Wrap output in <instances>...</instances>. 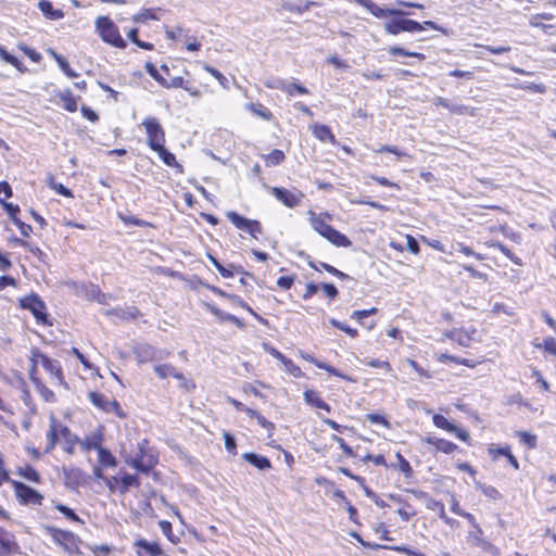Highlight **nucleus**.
<instances>
[{
    "instance_id": "6e6d98bb",
    "label": "nucleus",
    "mask_w": 556,
    "mask_h": 556,
    "mask_svg": "<svg viewBox=\"0 0 556 556\" xmlns=\"http://www.w3.org/2000/svg\"><path fill=\"white\" fill-rule=\"evenodd\" d=\"M451 113L458 115L476 116L477 109L464 104H453V106L451 108Z\"/></svg>"
},
{
    "instance_id": "864d4df0",
    "label": "nucleus",
    "mask_w": 556,
    "mask_h": 556,
    "mask_svg": "<svg viewBox=\"0 0 556 556\" xmlns=\"http://www.w3.org/2000/svg\"><path fill=\"white\" fill-rule=\"evenodd\" d=\"M211 312L218 318L220 323L228 320L233 323L237 327L243 328L244 324L236 316L233 315H223L219 309L211 307Z\"/></svg>"
},
{
    "instance_id": "2f4dec72",
    "label": "nucleus",
    "mask_w": 556,
    "mask_h": 556,
    "mask_svg": "<svg viewBox=\"0 0 556 556\" xmlns=\"http://www.w3.org/2000/svg\"><path fill=\"white\" fill-rule=\"evenodd\" d=\"M388 53L391 56H408V58H415V59H417L419 61H425L426 60V55L424 53L415 52V51H408L405 48L399 47V46H391V47H389Z\"/></svg>"
},
{
    "instance_id": "0e129e2a",
    "label": "nucleus",
    "mask_w": 556,
    "mask_h": 556,
    "mask_svg": "<svg viewBox=\"0 0 556 556\" xmlns=\"http://www.w3.org/2000/svg\"><path fill=\"white\" fill-rule=\"evenodd\" d=\"M134 22L137 23H146L148 20H156L154 12L150 9H144L140 11L132 17Z\"/></svg>"
},
{
    "instance_id": "f8f14e48",
    "label": "nucleus",
    "mask_w": 556,
    "mask_h": 556,
    "mask_svg": "<svg viewBox=\"0 0 556 556\" xmlns=\"http://www.w3.org/2000/svg\"><path fill=\"white\" fill-rule=\"evenodd\" d=\"M11 483L21 504L41 505L43 496L39 492L18 481L13 480Z\"/></svg>"
},
{
    "instance_id": "4c0bfd02",
    "label": "nucleus",
    "mask_w": 556,
    "mask_h": 556,
    "mask_svg": "<svg viewBox=\"0 0 556 556\" xmlns=\"http://www.w3.org/2000/svg\"><path fill=\"white\" fill-rule=\"evenodd\" d=\"M98 462L101 467L114 468L117 465L115 456L104 447L98 451Z\"/></svg>"
},
{
    "instance_id": "a19ab883",
    "label": "nucleus",
    "mask_w": 556,
    "mask_h": 556,
    "mask_svg": "<svg viewBox=\"0 0 556 556\" xmlns=\"http://www.w3.org/2000/svg\"><path fill=\"white\" fill-rule=\"evenodd\" d=\"M60 101L62 106L68 112L77 111V101L70 90L61 91L59 93Z\"/></svg>"
},
{
    "instance_id": "8fccbe9b",
    "label": "nucleus",
    "mask_w": 556,
    "mask_h": 556,
    "mask_svg": "<svg viewBox=\"0 0 556 556\" xmlns=\"http://www.w3.org/2000/svg\"><path fill=\"white\" fill-rule=\"evenodd\" d=\"M332 441L339 445L345 457H356V453L353 447H351L342 437L333 434Z\"/></svg>"
},
{
    "instance_id": "393cba45",
    "label": "nucleus",
    "mask_w": 556,
    "mask_h": 556,
    "mask_svg": "<svg viewBox=\"0 0 556 556\" xmlns=\"http://www.w3.org/2000/svg\"><path fill=\"white\" fill-rule=\"evenodd\" d=\"M154 371L156 372V375L161 379H165V378H168V377H174V378H176V379H178L180 381V386L187 387L184 376L179 371H177L176 368H174L170 365H167V364H165V365H156L154 367Z\"/></svg>"
},
{
    "instance_id": "ddd939ff",
    "label": "nucleus",
    "mask_w": 556,
    "mask_h": 556,
    "mask_svg": "<svg viewBox=\"0 0 556 556\" xmlns=\"http://www.w3.org/2000/svg\"><path fill=\"white\" fill-rule=\"evenodd\" d=\"M265 86L269 89H279L288 97L309 94V90L302 85L299 80L286 83L285 80H268Z\"/></svg>"
},
{
    "instance_id": "412c9836",
    "label": "nucleus",
    "mask_w": 556,
    "mask_h": 556,
    "mask_svg": "<svg viewBox=\"0 0 556 556\" xmlns=\"http://www.w3.org/2000/svg\"><path fill=\"white\" fill-rule=\"evenodd\" d=\"M136 359L139 364H144L148 362H154L160 359L157 356V351L148 344H141L135 349Z\"/></svg>"
},
{
    "instance_id": "774afa93",
    "label": "nucleus",
    "mask_w": 556,
    "mask_h": 556,
    "mask_svg": "<svg viewBox=\"0 0 556 556\" xmlns=\"http://www.w3.org/2000/svg\"><path fill=\"white\" fill-rule=\"evenodd\" d=\"M89 397L91 400V402L101 407L102 409L104 410H109V407L106 406V401H110L109 399H106L104 395L100 394V393H94V392H91L89 394Z\"/></svg>"
},
{
    "instance_id": "58836bf2",
    "label": "nucleus",
    "mask_w": 556,
    "mask_h": 556,
    "mask_svg": "<svg viewBox=\"0 0 556 556\" xmlns=\"http://www.w3.org/2000/svg\"><path fill=\"white\" fill-rule=\"evenodd\" d=\"M397 465H391L393 468H397L405 478L410 479L414 476L413 467L409 462L400 453H396Z\"/></svg>"
},
{
    "instance_id": "603ef678",
    "label": "nucleus",
    "mask_w": 556,
    "mask_h": 556,
    "mask_svg": "<svg viewBox=\"0 0 556 556\" xmlns=\"http://www.w3.org/2000/svg\"><path fill=\"white\" fill-rule=\"evenodd\" d=\"M479 489H480L481 493L490 500L498 501L502 498L501 492L493 485L482 484V485H480Z\"/></svg>"
},
{
    "instance_id": "a211bd4d",
    "label": "nucleus",
    "mask_w": 556,
    "mask_h": 556,
    "mask_svg": "<svg viewBox=\"0 0 556 556\" xmlns=\"http://www.w3.org/2000/svg\"><path fill=\"white\" fill-rule=\"evenodd\" d=\"M300 357L303 358L304 361L308 362V363H312L314 364L317 368L319 369H324L326 370L329 375H332V376H336V377H339L345 381H349V382H355V379L348 376V375H344L342 374L341 371H339L336 367L325 363V362H321L319 359H317L316 357H314L313 355L308 354V353H304V352H300Z\"/></svg>"
},
{
    "instance_id": "f704fd0d",
    "label": "nucleus",
    "mask_w": 556,
    "mask_h": 556,
    "mask_svg": "<svg viewBox=\"0 0 556 556\" xmlns=\"http://www.w3.org/2000/svg\"><path fill=\"white\" fill-rule=\"evenodd\" d=\"M533 346L541 350L546 355H552L556 358V339L554 337L544 338L541 343H533Z\"/></svg>"
},
{
    "instance_id": "c85d7f7f",
    "label": "nucleus",
    "mask_w": 556,
    "mask_h": 556,
    "mask_svg": "<svg viewBox=\"0 0 556 556\" xmlns=\"http://www.w3.org/2000/svg\"><path fill=\"white\" fill-rule=\"evenodd\" d=\"M105 315L115 316L119 319H135L139 315V311L135 306L128 307H116L111 311H106Z\"/></svg>"
},
{
    "instance_id": "c03bdc74",
    "label": "nucleus",
    "mask_w": 556,
    "mask_h": 556,
    "mask_svg": "<svg viewBox=\"0 0 556 556\" xmlns=\"http://www.w3.org/2000/svg\"><path fill=\"white\" fill-rule=\"evenodd\" d=\"M18 475L25 478L28 481L38 483L40 481L39 473L29 465H25L20 467L17 470Z\"/></svg>"
},
{
    "instance_id": "7c9ffc66",
    "label": "nucleus",
    "mask_w": 556,
    "mask_h": 556,
    "mask_svg": "<svg viewBox=\"0 0 556 556\" xmlns=\"http://www.w3.org/2000/svg\"><path fill=\"white\" fill-rule=\"evenodd\" d=\"M62 431L63 450L67 454H73L75 452V445L79 443V439L77 438V435L72 433L66 426Z\"/></svg>"
},
{
    "instance_id": "79ce46f5",
    "label": "nucleus",
    "mask_w": 556,
    "mask_h": 556,
    "mask_svg": "<svg viewBox=\"0 0 556 556\" xmlns=\"http://www.w3.org/2000/svg\"><path fill=\"white\" fill-rule=\"evenodd\" d=\"M400 507L397 508V514L403 521H409L413 517L417 515L416 509L412 504L406 501H400Z\"/></svg>"
},
{
    "instance_id": "423d86ee",
    "label": "nucleus",
    "mask_w": 556,
    "mask_h": 556,
    "mask_svg": "<svg viewBox=\"0 0 556 556\" xmlns=\"http://www.w3.org/2000/svg\"><path fill=\"white\" fill-rule=\"evenodd\" d=\"M226 217L237 229L249 233L255 240L263 235V225L257 219L244 217L235 211L227 212Z\"/></svg>"
},
{
    "instance_id": "4468645a",
    "label": "nucleus",
    "mask_w": 556,
    "mask_h": 556,
    "mask_svg": "<svg viewBox=\"0 0 556 556\" xmlns=\"http://www.w3.org/2000/svg\"><path fill=\"white\" fill-rule=\"evenodd\" d=\"M33 367L41 366L54 379L61 381V367L58 361L49 358L38 350L31 352Z\"/></svg>"
},
{
    "instance_id": "69168bd1",
    "label": "nucleus",
    "mask_w": 556,
    "mask_h": 556,
    "mask_svg": "<svg viewBox=\"0 0 556 556\" xmlns=\"http://www.w3.org/2000/svg\"><path fill=\"white\" fill-rule=\"evenodd\" d=\"M366 365L371 367V368L383 369V370H386L388 372L392 370V366H391V364L388 361H381V359H378V358H372V359L367 361Z\"/></svg>"
},
{
    "instance_id": "bf43d9fd",
    "label": "nucleus",
    "mask_w": 556,
    "mask_h": 556,
    "mask_svg": "<svg viewBox=\"0 0 556 556\" xmlns=\"http://www.w3.org/2000/svg\"><path fill=\"white\" fill-rule=\"evenodd\" d=\"M0 59L14 67H16L18 71H22L21 62L17 58L10 54L2 46H0Z\"/></svg>"
},
{
    "instance_id": "f3484780",
    "label": "nucleus",
    "mask_w": 556,
    "mask_h": 556,
    "mask_svg": "<svg viewBox=\"0 0 556 556\" xmlns=\"http://www.w3.org/2000/svg\"><path fill=\"white\" fill-rule=\"evenodd\" d=\"M64 425L61 424L54 416L50 417L49 429L47 431V444L45 447V453H50L59 442L62 440V433L64 429Z\"/></svg>"
},
{
    "instance_id": "6e6552de",
    "label": "nucleus",
    "mask_w": 556,
    "mask_h": 556,
    "mask_svg": "<svg viewBox=\"0 0 556 556\" xmlns=\"http://www.w3.org/2000/svg\"><path fill=\"white\" fill-rule=\"evenodd\" d=\"M105 484L112 493L126 494L131 486L140 485L139 479L135 475L123 472L119 476H112L105 479Z\"/></svg>"
},
{
    "instance_id": "5fc2aeb1",
    "label": "nucleus",
    "mask_w": 556,
    "mask_h": 556,
    "mask_svg": "<svg viewBox=\"0 0 556 556\" xmlns=\"http://www.w3.org/2000/svg\"><path fill=\"white\" fill-rule=\"evenodd\" d=\"M283 366L288 370V372L293 376L294 378H303L305 377V374L301 369L300 366H298L292 359L287 358L283 363Z\"/></svg>"
},
{
    "instance_id": "338daca9",
    "label": "nucleus",
    "mask_w": 556,
    "mask_h": 556,
    "mask_svg": "<svg viewBox=\"0 0 556 556\" xmlns=\"http://www.w3.org/2000/svg\"><path fill=\"white\" fill-rule=\"evenodd\" d=\"M374 531L377 535H379V538L381 540H384V541H392V538H390V530L388 528V526L383 522H380L378 523L375 528H374Z\"/></svg>"
},
{
    "instance_id": "cd10ccee",
    "label": "nucleus",
    "mask_w": 556,
    "mask_h": 556,
    "mask_svg": "<svg viewBox=\"0 0 556 556\" xmlns=\"http://www.w3.org/2000/svg\"><path fill=\"white\" fill-rule=\"evenodd\" d=\"M242 457L249 464H251L252 466H254L261 470L269 469L271 467L270 460L265 456L250 452V453H244L242 455Z\"/></svg>"
},
{
    "instance_id": "0eeeda50",
    "label": "nucleus",
    "mask_w": 556,
    "mask_h": 556,
    "mask_svg": "<svg viewBox=\"0 0 556 556\" xmlns=\"http://www.w3.org/2000/svg\"><path fill=\"white\" fill-rule=\"evenodd\" d=\"M141 125L144 127L147 135V143L153 149H161L165 143V131L156 117H146Z\"/></svg>"
},
{
    "instance_id": "4be33fe9",
    "label": "nucleus",
    "mask_w": 556,
    "mask_h": 556,
    "mask_svg": "<svg viewBox=\"0 0 556 556\" xmlns=\"http://www.w3.org/2000/svg\"><path fill=\"white\" fill-rule=\"evenodd\" d=\"M312 134L314 135V137L316 139H318L321 142H328L331 144L337 143L336 136L328 125L318 124V123L314 124L312 126Z\"/></svg>"
},
{
    "instance_id": "39448f33",
    "label": "nucleus",
    "mask_w": 556,
    "mask_h": 556,
    "mask_svg": "<svg viewBox=\"0 0 556 556\" xmlns=\"http://www.w3.org/2000/svg\"><path fill=\"white\" fill-rule=\"evenodd\" d=\"M96 31L101 39L116 48H126V41L122 38L118 27L108 16H99L96 22Z\"/></svg>"
},
{
    "instance_id": "bb28decb",
    "label": "nucleus",
    "mask_w": 556,
    "mask_h": 556,
    "mask_svg": "<svg viewBox=\"0 0 556 556\" xmlns=\"http://www.w3.org/2000/svg\"><path fill=\"white\" fill-rule=\"evenodd\" d=\"M102 434L99 432H94L84 440H79L80 447L85 452H89L91 450H96L97 452L102 447Z\"/></svg>"
},
{
    "instance_id": "473e14b6",
    "label": "nucleus",
    "mask_w": 556,
    "mask_h": 556,
    "mask_svg": "<svg viewBox=\"0 0 556 556\" xmlns=\"http://www.w3.org/2000/svg\"><path fill=\"white\" fill-rule=\"evenodd\" d=\"M511 446L509 444L505 445H497V444H490L488 446V456L492 462H497L501 457H505Z\"/></svg>"
},
{
    "instance_id": "f03ea898",
    "label": "nucleus",
    "mask_w": 556,
    "mask_h": 556,
    "mask_svg": "<svg viewBox=\"0 0 556 556\" xmlns=\"http://www.w3.org/2000/svg\"><path fill=\"white\" fill-rule=\"evenodd\" d=\"M125 463L140 472L149 473L157 464V457L149 447V442L142 440L136 451L125 456Z\"/></svg>"
},
{
    "instance_id": "de8ad7c7",
    "label": "nucleus",
    "mask_w": 556,
    "mask_h": 556,
    "mask_svg": "<svg viewBox=\"0 0 556 556\" xmlns=\"http://www.w3.org/2000/svg\"><path fill=\"white\" fill-rule=\"evenodd\" d=\"M295 279H296V276L294 274L292 275H285V276H280L278 279H277V287L279 290L281 291H288L290 290L294 282H295Z\"/></svg>"
},
{
    "instance_id": "6ab92c4d",
    "label": "nucleus",
    "mask_w": 556,
    "mask_h": 556,
    "mask_svg": "<svg viewBox=\"0 0 556 556\" xmlns=\"http://www.w3.org/2000/svg\"><path fill=\"white\" fill-rule=\"evenodd\" d=\"M134 546L136 547L137 556H162L163 551L159 543L150 542L144 539H138L135 541Z\"/></svg>"
},
{
    "instance_id": "a18cd8bd",
    "label": "nucleus",
    "mask_w": 556,
    "mask_h": 556,
    "mask_svg": "<svg viewBox=\"0 0 556 556\" xmlns=\"http://www.w3.org/2000/svg\"><path fill=\"white\" fill-rule=\"evenodd\" d=\"M52 56L54 58V60L56 61V63L59 64L60 68L62 70V72L70 78H74L77 76V74L71 68L70 64L67 63V61L56 54L55 52H51Z\"/></svg>"
},
{
    "instance_id": "7ed1b4c3",
    "label": "nucleus",
    "mask_w": 556,
    "mask_h": 556,
    "mask_svg": "<svg viewBox=\"0 0 556 556\" xmlns=\"http://www.w3.org/2000/svg\"><path fill=\"white\" fill-rule=\"evenodd\" d=\"M311 225L316 232L333 245L338 248H349L352 245V241L344 233L334 229L321 215H314L311 218Z\"/></svg>"
},
{
    "instance_id": "09e8293b",
    "label": "nucleus",
    "mask_w": 556,
    "mask_h": 556,
    "mask_svg": "<svg viewBox=\"0 0 556 556\" xmlns=\"http://www.w3.org/2000/svg\"><path fill=\"white\" fill-rule=\"evenodd\" d=\"M153 151H155L159 154V156L163 160V162L167 166H178L175 155L173 153L168 152L164 148V144L161 146V149H153Z\"/></svg>"
},
{
    "instance_id": "1a4fd4ad",
    "label": "nucleus",
    "mask_w": 556,
    "mask_h": 556,
    "mask_svg": "<svg viewBox=\"0 0 556 556\" xmlns=\"http://www.w3.org/2000/svg\"><path fill=\"white\" fill-rule=\"evenodd\" d=\"M467 543L471 548H475L481 553L497 556L498 548L490 541L483 538V531L479 525L475 526V529L469 532L467 536Z\"/></svg>"
},
{
    "instance_id": "a878e982",
    "label": "nucleus",
    "mask_w": 556,
    "mask_h": 556,
    "mask_svg": "<svg viewBox=\"0 0 556 556\" xmlns=\"http://www.w3.org/2000/svg\"><path fill=\"white\" fill-rule=\"evenodd\" d=\"M514 437L518 439L519 443L527 450H535L538 447V435L526 430L515 431Z\"/></svg>"
},
{
    "instance_id": "9d476101",
    "label": "nucleus",
    "mask_w": 556,
    "mask_h": 556,
    "mask_svg": "<svg viewBox=\"0 0 556 556\" xmlns=\"http://www.w3.org/2000/svg\"><path fill=\"white\" fill-rule=\"evenodd\" d=\"M269 192L280 203H282L285 206H287L289 208H294V207L299 206L305 197L301 190L295 189V188L292 190H289L283 187H271Z\"/></svg>"
},
{
    "instance_id": "72a5a7b5",
    "label": "nucleus",
    "mask_w": 556,
    "mask_h": 556,
    "mask_svg": "<svg viewBox=\"0 0 556 556\" xmlns=\"http://www.w3.org/2000/svg\"><path fill=\"white\" fill-rule=\"evenodd\" d=\"M244 413L250 417L257 421V424L266 429L269 432H273L275 430V425L267 420L262 414H260L257 410L252 408H244Z\"/></svg>"
},
{
    "instance_id": "ea45409f",
    "label": "nucleus",
    "mask_w": 556,
    "mask_h": 556,
    "mask_svg": "<svg viewBox=\"0 0 556 556\" xmlns=\"http://www.w3.org/2000/svg\"><path fill=\"white\" fill-rule=\"evenodd\" d=\"M488 245L490 248H494V249L498 250L502 254H504L514 264L521 265V258L516 256L515 253L508 247H506L504 243H502L500 241H494V242L488 243Z\"/></svg>"
},
{
    "instance_id": "052dcab7",
    "label": "nucleus",
    "mask_w": 556,
    "mask_h": 556,
    "mask_svg": "<svg viewBox=\"0 0 556 556\" xmlns=\"http://www.w3.org/2000/svg\"><path fill=\"white\" fill-rule=\"evenodd\" d=\"M55 508L61 514H63L67 519L72 520V521H75V522H78V523H84V521L70 507H67V506H65L63 504H56Z\"/></svg>"
},
{
    "instance_id": "4d7b16f0",
    "label": "nucleus",
    "mask_w": 556,
    "mask_h": 556,
    "mask_svg": "<svg viewBox=\"0 0 556 556\" xmlns=\"http://www.w3.org/2000/svg\"><path fill=\"white\" fill-rule=\"evenodd\" d=\"M361 460L364 464L372 463L376 466L389 467V465L386 460V457L382 454H378V455L366 454L365 456L362 457Z\"/></svg>"
},
{
    "instance_id": "9b49d317",
    "label": "nucleus",
    "mask_w": 556,
    "mask_h": 556,
    "mask_svg": "<svg viewBox=\"0 0 556 556\" xmlns=\"http://www.w3.org/2000/svg\"><path fill=\"white\" fill-rule=\"evenodd\" d=\"M432 422L437 428L442 429L448 433H452L462 442L471 445V437L469 431L450 422L447 418L444 417L443 415L434 414L432 416Z\"/></svg>"
},
{
    "instance_id": "13d9d810",
    "label": "nucleus",
    "mask_w": 556,
    "mask_h": 556,
    "mask_svg": "<svg viewBox=\"0 0 556 556\" xmlns=\"http://www.w3.org/2000/svg\"><path fill=\"white\" fill-rule=\"evenodd\" d=\"M330 324H331L334 328H337V329H339V330L343 331L344 333H346L348 336H350L351 338H356V337H358V331H357V329L352 328V327H350V326H349V325H346V324H343V323H341V321H339V320H336V319H331V320H330Z\"/></svg>"
},
{
    "instance_id": "5701e85b",
    "label": "nucleus",
    "mask_w": 556,
    "mask_h": 556,
    "mask_svg": "<svg viewBox=\"0 0 556 556\" xmlns=\"http://www.w3.org/2000/svg\"><path fill=\"white\" fill-rule=\"evenodd\" d=\"M245 109L263 121L271 122L275 118L274 113L261 102L248 103Z\"/></svg>"
},
{
    "instance_id": "680f3d73",
    "label": "nucleus",
    "mask_w": 556,
    "mask_h": 556,
    "mask_svg": "<svg viewBox=\"0 0 556 556\" xmlns=\"http://www.w3.org/2000/svg\"><path fill=\"white\" fill-rule=\"evenodd\" d=\"M418 26H419L418 29H415L414 33L422 31L426 29H433V30H438L442 34H446V30L441 25L437 24L433 21H425L422 23L418 22Z\"/></svg>"
},
{
    "instance_id": "aec40b11",
    "label": "nucleus",
    "mask_w": 556,
    "mask_h": 556,
    "mask_svg": "<svg viewBox=\"0 0 556 556\" xmlns=\"http://www.w3.org/2000/svg\"><path fill=\"white\" fill-rule=\"evenodd\" d=\"M303 397L307 405L330 413V405L326 401H324L318 391L307 389L304 391Z\"/></svg>"
},
{
    "instance_id": "c9c22d12",
    "label": "nucleus",
    "mask_w": 556,
    "mask_h": 556,
    "mask_svg": "<svg viewBox=\"0 0 556 556\" xmlns=\"http://www.w3.org/2000/svg\"><path fill=\"white\" fill-rule=\"evenodd\" d=\"M263 159L265 161V165L268 167L280 165L285 162L286 155L282 150L274 149L271 152H269L266 155H263Z\"/></svg>"
},
{
    "instance_id": "c756f323",
    "label": "nucleus",
    "mask_w": 556,
    "mask_h": 556,
    "mask_svg": "<svg viewBox=\"0 0 556 556\" xmlns=\"http://www.w3.org/2000/svg\"><path fill=\"white\" fill-rule=\"evenodd\" d=\"M437 361L440 362V363H453V364H457V365H464L466 367H469V368H475L477 363L472 359H468V358H460V357H457V356H454V355H451V354H447V353H441L437 356Z\"/></svg>"
},
{
    "instance_id": "2eb2a0df",
    "label": "nucleus",
    "mask_w": 556,
    "mask_h": 556,
    "mask_svg": "<svg viewBox=\"0 0 556 556\" xmlns=\"http://www.w3.org/2000/svg\"><path fill=\"white\" fill-rule=\"evenodd\" d=\"M422 441L425 444L432 446L435 453L452 455L456 452H462V450L456 443L444 438L427 435L422 439Z\"/></svg>"
},
{
    "instance_id": "20e7f679",
    "label": "nucleus",
    "mask_w": 556,
    "mask_h": 556,
    "mask_svg": "<svg viewBox=\"0 0 556 556\" xmlns=\"http://www.w3.org/2000/svg\"><path fill=\"white\" fill-rule=\"evenodd\" d=\"M43 530L52 539V541L60 545L67 554L74 555L80 553L79 546L81 540L73 532L51 526H46Z\"/></svg>"
},
{
    "instance_id": "49530a36",
    "label": "nucleus",
    "mask_w": 556,
    "mask_h": 556,
    "mask_svg": "<svg viewBox=\"0 0 556 556\" xmlns=\"http://www.w3.org/2000/svg\"><path fill=\"white\" fill-rule=\"evenodd\" d=\"M379 309L377 307H371L369 309H358L354 311L351 314V318L356 320L358 324L364 325V319L368 316L378 314Z\"/></svg>"
},
{
    "instance_id": "e2e57ef3",
    "label": "nucleus",
    "mask_w": 556,
    "mask_h": 556,
    "mask_svg": "<svg viewBox=\"0 0 556 556\" xmlns=\"http://www.w3.org/2000/svg\"><path fill=\"white\" fill-rule=\"evenodd\" d=\"M320 267L326 270L328 274L341 279V280H345V279H349L350 277L344 274L343 271L339 270L338 268H336L334 266L330 265V264H327V263H320Z\"/></svg>"
},
{
    "instance_id": "3c124183",
    "label": "nucleus",
    "mask_w": 556,
    "mask_h": 556,
    "mask_svg": "<svg viewBox=\"0 0 556 556\" xmlns=\"http://www.w3.org/2000/svg\"><path fill=\"white\" fill-rule=\"evenodd\" d=\"M0 545V556H9L11 553H14L18 549V545L15 542L8 539H1Z\"/></svg>"
},
{
    "instance_id": "b1692460",
    "label": "nucleus",
    "mask_w": 556,
    "mask_h": 556,
    "mask_svg": "<svg viewBox=\"0 0 556 556\" xmlns=\"http://www.w3.org/2000/svg\"><path fill=\"white\" fill-rule=\"evenodd\" d=\"M38 9L48 20L59 21L64 17V12L60 9H54L52 3L48 0H40L38 2Z\"/></svg>"
},
{
    "instance_id": "f257e3e1",
    "label": "nucleus",
    "mask_w": 556,
    "mask_h": 556,
    "mask_svg": "<svg viewBox=\"0 0 556 556\" xmlns=\"http://www.w3.org/2000/svg\"><path fill=\"white\" fill-rule=\"evenodd\" d=\"M354 3L366 9L372 16L377 18L389 17L383 24L384 31L389 35L396 36L401 33H414L418 29V22L405 18L406 13L399 9L381 8L372 0H352Z\"/></svg>"
},
{
    "instance_id": "e433bc0d",
    "label": "nucleus",
    "mask_w": 556,
    "mask_h": 556,
    "mask_svg": "<svg viewBox=\"0 0 556 556\" xmlns=\"http://www.w3.org/2000/svg\"><path fill=\"white\" fill-rule=\"evenodd\" d=\"M211 262L216 266L218 271L224 278H232L237 273L241 271V267H237L232 264L222 265L211 255Z\"/></svg>"
},
{
    "instance_id": "37998d69",
    "label": "nucleus",
    "mask_w": 556,
    "mask_h": 556,
    "mask_svg": "<svg viewBox=\"0 0 556 556\" xmlns=\"http://www.w3.org/2000/svg\"><path fill=\"white\" fill-rule=\"evenodd\" d=\"M365 418L371 425H379L386 429H391V422L384 415L378 413H369L365 416Z\"/></svg>"
},
{
    "instance_id": "dca6fc26",
    "label": "nucleus",
    "mask_w": 556,
    "mask_h": 556,
    "mask_svg": "<svg viewBox=\"0 0 556 556\" xmlns=\"http://www.w3.org/2000/svg\"><path fill=\"white\" fill-rule=\"evenodd\" d=\"M23 308L29 309L38 323H47L46 305L37 295H29L21 300Z\"/></svg>"
}]
</instances>
